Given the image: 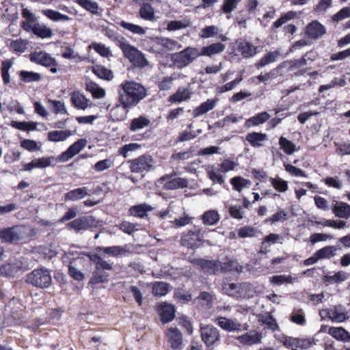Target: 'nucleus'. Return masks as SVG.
Instances as JSON below:
<instances>
[{"label":"nucleus","instance_id":"obj_10","mask_svg":"<svg viewBox=\"0 0 350 350\" xmlns=\"http://www.w3.org/2000/svg\"><path fill=\"white\" fill-rule=\"evenodd\" d=\"M153 160L150 156H141L133 161V172H148L153 167Z\"/></svg>","mask_w":350,"mask_h":350},{"label":"nucleus","instance_id":"obj_58","mask_svg":"<svg viewBox=\"0 0 350 350\" xmlns=\"http://www.w3.org/2000/svg\"><path fill=\"white\" fill-rule=\"evenodd\" d=\"M242 269V266L239 265L237 261L234 260H228L225 262H221L220 271H230L235 270L238 272H241Z\"/></svg>","mask_w":350,"mask_h":350},{"label":"nucleus","instance_id":"obj_35","mask_svg":"<svg viewBox=\"0 0 350 350\" xmlns=\"http://www.w3.org/2000/svg\"><path fill=\"white\" fill-rule=\"evenodd\" d=\"M70 131H53L48 133L49 141L53 142H63L72 135Z\"/></svg>","mask_w":350,"mask_h":350},{"label":"nucleus","instance_id":"obj_28","mask_svg":"<svg viewBox=\"0 0 350 350\" xmlns=\"http://www.w3.org/2000/svg\"><path fill=\"white\" fill-rule=\"evenodd\" d=\"M217 101V99H208L202 103L200 106L193 109L192 112L193 116L197 118L212 110L215 107Z\"/></svg>","mask_w":350,"mask_h":350},{"label":"nucleus","instance_id":"obj_11","mask_svg":"<svg viewBox=\"0 0 350 350\" xmlns=\"http://www.w3.org/2000/svg\"><path fill=\"white\" fill-rule=\"evenodd\" d=\"M120 102L125 113L129 111L128 108L131 105V82H126L120 90Z\"/></svg>","mask_w":350,"mask_h":350},{"label":"nucleus","instance_id":"obj_57","mask_svg":"<svg viewBox=\"0 0 350 350\" xmlns=\"http://www.w3.org/2000/svg\"><path fill=\"white\" fill-rule=\"evenodd\" d=\"M169 291L168 285L163 282H155L152 285V293L155 296H164Z\"/></svg>","mask_w":350,"mask_h":350},{"label":"nucleus","instance_id":"obj_8","mask_svg":"<svg viewBox=\"0 0 350 350\" xmlns=\"http://www.w3.org/2000/svg\"><path fill=\"white\" fill-rule=\"evenodd\" d=\"M23 227L18 226L5 228L0 231V239L10 243L18 241L23 238Z\"/></svg>","mask_w":350,"mask_h":350},{"label":"nucleus","instance_id":"obj_4","mask_svg":"<svg viewBox=\"0 0 350 350\" xmlns=\"http://www.w3.org/2000/svg\"><path fill=\"white\" fill-rule=\"evenodd\" d=\"M280 340L285 347L292 350L307 349L314 344V339L311 338H299L284 336Z\"/></svg>","mask_w":350,"mask_h":350},{"label":"nucleus","instance_id":"obj_2","mask_svg":"<svg viewBox=\"0 0 350 350\" xmlns=\"http://www.w3.org/2000/svg\"><path fill=\"white\" fill-rule=\"evenodd\" d=\"M27 282L39 288H46L51 283V276L48 271L36 269L27 275Z\"/></svg>","mask_w":350,"mask_h":350},{"label":"nucleus","instance_id":"obj_55","mask_svg":"<svg viewBox=\"0 0 350 350\" xmlns=\"http://www.w3.org/2000/svg\"><path fill=\"white\" fill-rule=\"evenodd\" d=\"M148 64V62L144 55L137 49L133 47V66L144 67Z\"/></svg>","mask_w":350,"mask_h":350},{"label":"nucleus","instance_id":"obj_14","mask_svg":"<svg viewBox=\"0 0 350 350\" xmlns=\"http://www.w3.org/2000/svg\"><path fill=\"white\" fill-rule=\"evenodd\" d=\"M192 95L193 92L190 88L180 87L173 95L169 97L168 101L172 103L187 101Z\"/></svg>","mask_w":350,"mask_h":350},{"label":"nucleus","instance_id":"obj_60","mask_svg":"<svg viewBox=\"0 0 350 350\" xmlns=\"http://www.w3.org/2000/svg\"><path fill=\"white\" fill-rule=\"evenodd\" d=\"M159 44L164 48L170 51L180 49L182 47L181 44L177 41L168 38H161Z\"/></svg>","mask_w":350,"mask_h":350},{"label":"nucleus","instance_id":"obj_41","mask_svg":"<svg viewBox=\"0 0 350 350\" xmlns=\"http://www.w3.org/2000/svg\"><path fill=\"white\" fill-rule=\"evenodd\" d=\"M307 64L306 57H301L299 59L287 60L280 65L281 68H287L289 71L299 68Z\"/></svg>","mask_w":350,"mask_h":350},{"label":"nucleus","instance_id":"obj_27","mask_svg":"<svg viewBox=\"0 0 350 350\" xmlns=\"http://www.w3.org/2000/svg\"><path fill=\"white\" fill-rule=\"evenodd\" d=\"M226 49L225 44L217 42L211 44L208 46H204L200 50V56L211 57L214 55L223 52Z\"/></svg>","mask_w":350,"mask_h":350},{"label":"nucleus","instance_id":"obj_38","mask_svg":"<svg viewBox=\"0 0 350 350\" xmlns=\"http://www.w3.org/2000/svg\"><path fill=\"white\" fill-rule=\"evenodd\" d=\"M230 184L235 191L241 192L245 188L250 187L251 182L241 176H235L230 179Z\"/></svg>","mask_w":350,"mask_h":350},{"label":"nucleus","instance_id":"obj_59","mask_svg":"<svg viewBox=\"0 0 350 350\" xmlns=\"http://www.w3.org/2000/svg\"><path fill=\"white\" fill-rule=\"evenodd\" d=\"M254 291L252 286L248 283L239 284V297H252L254 296Z\"/></svg>","mask_w":350,"mask_h":350},{"label":"nucleus","instance_id":"obj_30","mask_svg":"<svg viewBox=\"0 0 350 350\" xmlns=\"http://www.w3.org/2000/svg\"><path fill=\"white\" fill-rule=\"evenodd\" d=\"M262 336L256 332H250L237 338V340L245 345H252L260 342Z\"/></svg>","mask_w":350,"mask_h":350},{"label":"nucleus","instance_id":"obj_51","mask_svg":"<svg viewBox=\"0 0 350 350\" xmlns=\"http://www.w3.org/2000/svg\"><path fill=\"white\" fill-rule=\"evenodd\" d=\"M94 73L100 79L110 81L113 79V72L107 68L101 66H96L93 68Z\"/></svg>","mask_w":350,"mask_h":350},{"label":"nucleus","instance_id":"obj_42","mask_svg":"<svg viewBox=\"0 0 350 350\" xmlns=\"http://www.w3.org/2000/svg\"><path fill=\"white\" fill-rule=\"evenodd\" d=\"M75 1L79 5L92 14H100L98 12L99 7L96 2L92 0H75Z\"/></svg>","mask_w":350,"mask_h":350},{"label":"nucleus","instance_id":"obj_54","mask_svg":"<svg viewBox=\"0 0 350 350\" xmlns=\"http://www.w3.org/2000/svg\"><path fill=\"white\" fill-rule=\"evenodd\" d=\"M219 32L220 30L218 27L211 25L202 28L200 31L199 36L200 38L205 39L216 36L219 34Z\"/></svg>","mask_w":350,"mask_h":350},{"label":"nucleus","instance_id":"obj_63","mask_svg":"<svg viewBox=\"0 0 350 350\" xmlns=\"http://www.w3.org/2000/svg\"><path fill=\"white\" fill-rule=\"evenodd\" d=\"M153 208L147 204H140L133 206V211L135 212V216L144 217L147 212L151 211Z\"/></svg>","mask_w":350,"mask_h":350},{"label":"nucleus","instance_id":"obj_12","mask_svg":"<svg viewBox=\"0 0 350 350\" xmlns=\"http://www.w3.org/2000/svg\"><path fill=\"white\" fill-rule=\"evenodd\" d=\"M94 223V217L92 216H83L77 218L68 224L69 228L74 229L76 232L88 230Z\"/></svg>","mask_w":350,"mask_h":350},{"label":"nucleus","instance_id":"obj_31","mask_svg":"<svg viewBox=\"0 0 350 350\" xmlns=\"http://www.w3.org/2000/svg\"><path fill=\"white\" fill-rule=\"evenodd\" d=\"M22 267L21 262H8L0 266V276H13Z\"/></svg>","mask_w":350,"mask_h":350},{"label":"nucleus","instance_id":"obj_44","mask_svg":"<svg viewBox=\"0 0 350 350\" xmlns=\"http://www.w3.org/2000/svg\"><path fill=\"white\" fill-rule=\"evenodd\" d=\"M279 145L284 153L291 155L296 151V146L290 140L284 137H280L279 139Z\"/></svg>","mask_w":350,"mask_h":350},{"label":"nucleus","instance_id":"obj_50","mask_svg":"<svg viewBox=\"0 0 350 350\" xmlns=\"http://www.w3.org/2000/svg\"><path fill=\"white\" fill-rule=\"evenodd\" d=\"M109 274L102 270L96 269L93 273V275L90 280L92 284L104 283L108 281Z\"/></svg>","mask_w":350,"mask_h":350},{"label":"nucleus","instance_id":"obj_16","mask_svg":"<svg viewBox=\"0 0 350 350\" xmlns=\"http://www.w3.org/2000/svg\"><path fill=\"white\" fill-rule=\"evenodd\" d=\"M168 342L173 350H180L182 347V335L176 328L171 327L167 332Z\"/></svg>","mask_w":350,"mask_h":350},{"label":"nucleus","instance_id":"obj_3","mask_svg":"<svg viewBox=\"0 0 350 350\" xmlns=\"http://www.w3.org/2000/svg\"><path fill=\"white\" fill-rule=\"evenodd\" d=\"M30 60L37 64L42 65L45 67H50V71L53 73L57 72V61L50 54L44 51H35L30 54Z\"/></svg>","mask_w":350,"mask_h":350},{"label":"nucleus","instance_id":"obj_33","mask_svg":"<svg viewBox=\"0 0 350 350\" xmlns=\"http://www.w3.org/2000/svg\"><path fill=\"white\" fill-rule=\"evenodd\" d=\"M270 118V115L266 112H261L247 119L245 121V126L246 127H251L254 126H258L265 123Z\"/></svg>","mask_w":350,"mask_h":350},{"label":"nucleus","instance_id":"obj_6","mask_svg":"<svg viewBox=\"0 0 350 350\" xmlns=\"http://www.w3.org/2000/svg\"><path fill=\"white\" fill-rule=\"evenodd\" d=\"M206 233L205 230L201 229L190 230L183 236L181 243L183 245L190 248L198 247L202 244Z\"/></svg>","mask_w":350,"mask_h":350},{"label":"nucleus","instance_id":"obj_40","mask_svg":"<svg viewBox=\"0 0 350 350\" xmlns=\"http://www.w3.org/2000/svg\"><path fill=\"white\" fill-rule=\"evenodd\" d=\"M146 95V89L139 83L133 82V105L137 103Z\"/></svg>","mask_w":350,"mask_h":350},{"label":"nucleus","instance_id":"obj_52","mask_svg":"<svg viewBox=\"0 0 350 350\" xmlns=\"http://www.w3.org/2000/svg\"><path fill=\"white\" fill-rule=\"evenodd\" d=\"M336 248L334 246H326L316 252L319 259L330 258L335 256Z\"/></svg>","mask_w":350,"mask_h":350},{"label":"nucleus","instance_id":"obj_36","mask_svg":"<svg viewBox=\"0 0 350 350\" xmlns=\"http://www.w3.org/2000/svg\"><path fill=\"white\" fill-rule=\"evenodd\" d=\"M280 53L278 51L269 52L266 53L256 64V66L258 68L265 66L272 62H275L279 57Z\"/></svg>","mask_w":350,"mask_h":350},{"label":"nucleus","instance_id":"obj_43","mask_svg":"<svg viewBox=\"0 0 350 350\" xmlns=\"http://www.w3.org/2000/svg\"><path fill=\"white\" fill-rule=\"evenodd\" d=\"M19 78L24 83H31L39 81L41 79V75L33 71L22 70L19 72Z\"/></svg>","mask_w":350,"mask_h":350},{"label":"nucleus","instance_id":"obj_22","mask_svg":"<svg viewBox=\"0 0 350 350\" xmlns=\"http://www.w3.org/2000/svg\"><path fill=\"white\" fill-rule=\"evenodd\" d=\"M141 5L139 10L140 16L148 21H152L154 18V11L150 3V0H135Z\"/></svg>","mask_w":350,"mask_h":350},{"label":"nucleus","instance_id":"obj_61","mask_svg":"<svg viewBox=\"0 0 350 350\" xmlns=\"http://www.w3.org/2000/svg\"><path fill=\"white\" fill-rule=\"evenodd\" d=\"M27 44V40L18 39L11 42L10 47L15 53H22L26 51Z\"/></svg>","mask_w":350,"mask_h":350},{"label":"nucleus","instance_id":"obj_9","mask_svg":"<svg viewBox=\"0 0 350 350\" xmlns=\"http://www.w3.org/2000/svg\"><path fill=\"white\" fill-rule=\"evenodd\" d=\"M87 143L88 141L85 139H78L58 157V160L62 162L68 161L85 148Z\"/></svg>","mask_w":350,"mask_h":350},{"label":"nucleus","instance_id":"obj_1","mask_svg":"<svg viewBox=\"0 0 350 350\" xmlns=\"http://www.w3.org/2000/svg\"><path fill=\"white\" fill-rule=\"evenodd\" d=\"M200 57V49L196 47H187L184 50L172 55L171 60L178 68H183Z\"/></svg>","mask_w":350,"mask_h":350},{"label":"nucleus","instance_id":"obj_26","mask_svg":"<svg viewBox=\"0 0 350 350\" xmlns=\"http://www.w3.org/2000/svg\"><path fill=\"white\" fill-rule=\"evenodd\" d=\"M89 189L86 187H79L67 192L64 195L66 201H77L89 195Z\"/></svg>","mask_w":350,"mask_h":350},{"label":"nucleus","instance_id":"obj_17","mask_svg":"<svg viewBox=\"0 0 350 350\" xmlns=\"http://www.w3.org/2000/svg\"><path fill=\"white\" fill-rule=\"evenodd\" d=\"M326 32L325 27L317 21L309 23L306 27V34L310 38L317 39Z\"/></svg>","mask_w":350,"mask_h":350},{"label":"nucleus","instance_id":"obj_39","mask_svg":"<svg viewBox=\"0 0 350 350\" xmlns=\"http://www.w3.org/2000/svg\"><path fill=\"white\" fill-rule=\"evenodd\" d=\"M42 14L48 18L55 22L68 21L70 19L68 16L51 9L43 10Z\"/></svg>","mask_w":350,"mask_h":350},{"label":"nucleus","instance_id":"obj_13","mask_svg":"<svg viewBox=\"0 0 350 350\" xmlns=\"http://www.w3.org/2000/svg\"><path fill=\"white\" fill-rule=\"evenodd\" d=\"M237 48L245 58L252 57L257 53V46L247 40H240L238 41Z\"/></svg>","mask_w":350,"mask_h":350},{"label":"nucleus","instance_id":"obj_49","mask_svg":"<svg viewBox=\"0 0 350 350\" xmlns=\"http://www.w3.org/2000/svg\"><path fill=\"white\" fill-rule=\"evenodd\" d=\"M190 23V21L188 18H184L180 21H172L168 23L167 29L168 31H176L185 29L189 27Z\"/></svg>","mask_w":350,"mask_h":350},{"label":"nucleus","instance_id":"obj_20","mask_svg":"<svg viewBox=\"0 0 350 350\" xmlns=\"http://www.w3.org/2000/svg\"><path fill=\"white\" fill-rule=\"evenodd\" d=\"M206 171L208 178L214 183H219L220 185L224 183L225 177L221 174L223 172H221L219 166H218L217 164L207 166Z\"/></svg>","mask_w":350,"mask_h":350},{"label":"nucleus","instance_id":"obj_18","mask_svg":"<svg viewBox=\"0 0 350 350\" xmlns=\"http://www.w3.org/2000/svg\"><path fill=\"white\" fill-rule=\"evenodd\" d=\"M197 265L204 272L208 273H217L220 271L221 267V262L214 260H206L199 259L197 260Z\"/></svg>","mask_w":350,"mask_h":350},{"label":"nucleus","instance_id":"obj_64","mask_svg":"<svg viewBox=\"0 0 350 350\" xmlns=\"http://www.w3.org/2000/svg\"><path fill=\"white\" fill-rule=\"evenodd\" d=\"M350 18V7H345L332 16V21L338 23Z\"/></svg>","mask_w":350,"mask_h":350},{"label":"nucleus","instance_id":"obj_46","mask_svg":"<svg viewBox=\"0 0 350 350\" xmlns=\"http://www.w3.org/2000/svg\"><path fill=\"white\" fill-rule=\"evenodd\" d=\"M13 62L12 59H6L2 62L1 72L4 84H8L10 82V69L12 67Z\"/></svg>","mask_w":350,"mask_h":350},{"label":"nucleus","instance_id":"obj_21","mask_svg":"<svg viewBox=\"0 0 350 350\" xmlns=\"http://www.w3.org/2000/svg\"><path fill=\"white\" fill-rule=\"evenodd\" d=\"M217 325L224 330L234 332L241 329V324L226 317H218L216 320Z\"/></svg>","mask_w":350,"mask_h":350},{"label":"nucleus","instance_id":"obj_53","mask_svg":"<svg viewBox=\"0 0 350 350\" xmlns=\"http://www.w3.org/2000/svg\"><path fill=\"white\" fill-rule=\"evenodd\" d=\"M329 334L339 340H347L349 338L348 332L342 327H330Z\"/></svg>","mask_w":350,"mask_h":350},{"label":"nucleus","instance_id":"obj_24","mask_svg":"<svg viewBox=\"0 0 350 350\" xmlns=\"http://www.w3.org/2000/svg\"><path fill=\"white\" fill-rule=\"evenodd\" d=\"M97 250L103 251L105 254L113 257H118L125 255L129 252V247L125 246L114 245L111 247H98Z\"/></svg>","mask_w":350,"mask_h":350},{"label":"nucleus","instance_id":"obj_25","mask_svg":"<svg viewBox=\"0 0 350 350\" xmlns=\"http://www.w3.org/2000/svg\"><path fill=\"white\" fill-rule=\"evenodd\" d=\"M72 105L78 109H85L88 107L89 100L79 91H74L70 94Z\"/></svg>","mask_w":350,"mask_h":350},{"label":"nucleus","instance_id":"obj_29","mask_svg":"<svg viewBox=\"0 0 350 350\" xmlns=\"http://www.w3.org/2000/svg\"><path fill=\"white\" fill-rule=\"evenodd\" d=\"M332 211L338 217L348 218L350 217V205L342 202L335 201Z\"/></svg>","mask_w":350,"mask_h":350},{"label":"nucleus","instance_id":"obj_23","mask_svg":"<svg viewBox=\"0 0 350 350\" xmlns=\"http://www.w3.org/2000/svg\"><path fill=\"white\" fill-rule=\"evenodd\" d=\"M328 316L332 321L341 323L349 318L347 312L342 306L331 308L328 311Z\"/></svg>","mask_w":350,"mask_h":350},{"label":"nucleus","instance_id":"obj_19","mask_svg":"<svg viewBox=\"0 0 350 350\" xmlns=\"http://www.w3.org/2000/svg\"><path fill=\"white\" fill-rule=\"evenodd\" d=\"M245 138L250 145L254 148L262 147L268 140L267 134L258 132L250 133L246 135Z\"/></svg>","mask_w":350,"mask_h":350},{"label":"nucleus","instance_id":"obj_32","mask_svg":"<svg viewBox=\"0 0 350 350\" xmlns=\"http://www.w3.org/2000/svg\"><path fill=\"white\" fill-rule=\"evenodd\" d=\"M202 219L204 225L214 226L219 221L220 215L217 210L210 209L202 214Z\"/></svg>","mask_w":350,"mask_h":350},{"label":"nucleus","instance_id":"obj_45","mask_svg":"<svg viewBox=\"0 0 350 350\" xmlns=\"http://www.w3.org/2000/svg\"><path fill=\"white\" fill-rule=\"evenodd\" d=\"M87 91L92 93L94 98H102L105 96V91L104 89L100 88L98 84L94 82H89L86 83Z\"/></svg>","mask_w":350,"mask_h":350},{"label":"nucleus","instance_id":"obj_37","mask_svg":"<svg viewBox=\"0 0 350 350\" xmlns=\"http://www.w3.org/2000/svg\"><path fill=\"white\" fill-rule=\"evenodd\" d=\"M183 77V75L180 73H174L170 77H165L158 82V87L160 90H168L172 88L174 80Z\"/></svg>","mask_w":350,"mask_h":350},{"label":"nucleus","instance_id":"obj_7","mask_svg":"<svg viewBox=\"0 0 350 350\" xmlns=\"http://www.w3.org/2000/svg\"><path fill=\"white\" fill-rule=\"evenodd\" d=\"M160 185L165 189L174 190L183 189L188 186V180L180 177H176L173 174H167L158 180Z\"/></svg>","mask_w":350,"mask_h":350},{"label":"nucleus","instance_id":"obj_47","mask_svg":"<svg viewBox=\"0 0 350 350\" xmlns=\"http://www.w3.org/2000/svg\"><path fill=\"white\" fill-rule=\"evenodd\" d=\"M269 181L272 187L278 192L284 193L288 189V182L280 177L270 178Z\"/></svg>","mask_w":350,"mask_h":350},{"label":"nucleus","instance_id":"obj_56","mask_svg":"<svg viewBox=\"0 0 350 350\" xmlns=\"http://www.w3.org/2000/svg\"><path fill=\"white\" fill-rule=\"evenodd\" d=\"M259 320L264 325L273 331L278 329V325L275 319L269 314L262 315Z\"/></svg>","mask_w":350,"mask_h":350},{"label":"nucleus","instance_id":"obj_34","mask_svg":"<svg viewBox=\"0 0 350 350\" xmlns=\"http://www.w3.org/2000/svg\"><path fill=\"white\" fill-rule=\"evenodd\" d=\"M349 278V274L343 271L335 273L334 275H325L323 280L326 284L340 283L347 280Z\"/></svg>","mask_w":350,"mask_h":350},{"label":"nucleus","instance_id":"obj_5","mask_svg":"<svg viewBox=\"0 0 350 350\" xmlns=\"http://www.w3.org/2000/svg\"><path fill=\"white\" fill-rule=\"evenodd\" d=\"M201 338L207 347H212L220 341L219 331L213 325H201Z\"/></svg>","mask_w":350,"mask_h":350},{"label":"nucleus","instance_id":"obj_62","mask_svg":"<svg viewBox=\"0 0 350 350\" xmlns=\"http://www.w3.org/2000/svg\"><path fill=\"white\" fill-rule=\"evenodd\" d=\"M297 16V13L294 11H289L282 14L279 19H278L274 23L273 27L275 28H279L282 25L285 24L288 21L295 18Z\"/></svg>","mask_w":350,"mask_h":350},{"label":"nucleus","instance_id":"obj_15","mask_svg":"<svg viewBox=\"0 0 350 350\" xmlns=\"http://www.w3.org/2000/svg\"><path fill=\"white\" fill-rule=\"evenodd\" d=\"M161 321L163 323H167L172 321L175 317V309L173 305L163 303L158 308Z\"/></svg>","mask_w":350,"mask_h":350},{"label":"nucleus","instance_id":"obj_48","mask_svg":"<svg viewBox=\"0 0 350 350\" xmlns=\"http://www.w3.org/2000/svg\"><path fill=\"white\" fill-rule=\"evenodd\" d=\"M41 38H49L53 35L52 29L42 24H35L34 33Z\"/></svg>","mask_w":350,"mask_h":350}]
</instances>
